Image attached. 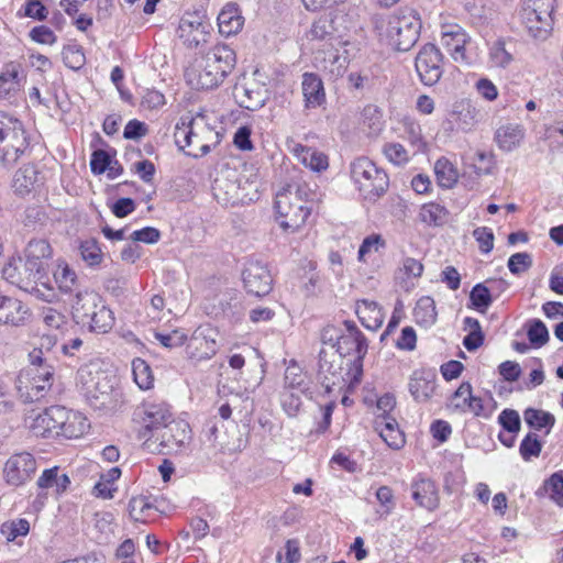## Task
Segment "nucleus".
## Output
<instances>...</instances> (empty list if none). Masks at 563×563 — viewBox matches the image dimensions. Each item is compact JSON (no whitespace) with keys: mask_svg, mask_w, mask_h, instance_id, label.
<instances>
[{"mask_svg":"<svg viewBox=\"0 0 563 563\" xmlns=\"http://www.w3.org/2000/svg\"><path fill=\"white\" fill-rule=\"evenodd\" d=\"M451 406L454 410L461 412L471 411L477 417L485 416L483 413V400L472 395V385L468 382L462 383L454 391L451 398Z\"/></svg>","mask_w":563,"mask_h":563,"instance_id":"nucleus-22","label":"nucleus"},{"mask_svg":"<svg viewBox=\"0 0 563 563\" xmlns=\"http://www.w3.org/2000/svg\"><path fill=\"white\" fill-rule=\"evenodd\" d=\"M523 418L526 423L536 430H541L542 428H548L547 433L550 432V429L554 426L555 418L550 412H545L543 410L528 408L523 412Z\"/></svg>","mask_w":563,"mask_h":563,"instance_id":"nucleus-44","label":"nucleus"},{"mask_svg":"<svg viewBox=\"0 0 563 563\" xmlns=\"http://www.w3.org/2000/svg\"><path fill=\"white\" fill-rule=\"evenodd\" d=\"M525 130L519 124H506L500 126L495 134V140L503 151L510 152L521 143Z\"/></svg>","mask_w":563,"mask_h":563,"instance_id":"nucleus-34","label":"nucleus"},{"mask_svg":"<svg viewBox=\"0 0 563 563\" xmlns=\"http://www.w3.org/2000/svg\"><path fill=\"white\" fill-rule=\"evenodd\" d=\"M310 35L312 40L324 42L331 48L341 45V35L334 26V20L329 15L320 16L311 26Z\"/></svg>","mask_w":563,"mask_h":563,"instance_id":"nucleus-29","label":"nucleus"},{"mask_svg":"<svg viewBox=\"0 0 563 563\" xmlns=\"http://www.w3.org/2000/svg\"><path fill=\"white\" fill-rule=\"evenodd\" d=\"M44 324L49 329L60 330L67 323V318L60 311L46 307L41 312Z\"/></svg>","mask_w":563,"mask_h":563,"instance_id":"nucleus-59","label":"nucleus"},{"mask_svg":"<svg viewBox=\"0 0 563 563\" xmlns=\"http://www.w3.org/2000/svg\"><path fill=\"white\" fill-rule=\"evenodd\" d=\"M133 416L134 420L142 426L140 430L142 438L153 435L173 419L170 407L164 401H144L134 410Z\"/></svg>","mask_w":563,"mask_h":563,"instance_id":"nucleus-10","label":"nucleus"},{"mask_svg":"<svg viewBox=\"0 0 563 563\" xmlns=\"http://www.w3.org/2000/svg\"><path fill=\"white\" fill-rule=\"evenodd\" d=\"M542 443L536 433H528L521 441L519 451L525 461H530L532 457H538L541 453Z\"/></svg>","mask_w":563,"mask_h":563,"instance_id":"nucleus-54","label":"nucleus"},{"mask_svg":"<svg viewBox=\"0 0 563 563\" xmlns=\"http://www.w3.org/2000/svg\"><path fill=\"white\" fill-rule=\"evenodd\" d=\"M421 31L419 14L410 8L399 9L388 21L387 36L400 52L409 51L418 41Z\"/></svg>","mask_w":563,"mask_h":563,"instance_id":"nucleus-4","label":"nucleus"},{"mask_svg":"<svg viewBox=\"0 0 563 563\" xmlns=\"http://www.w3.org/2000/svg\"><path fill=\"white\" fill-rule=\"evenodd\" d=\"M468 42L467 34L459 25L450 26L443 32L442 44L457 63H467L465 56V45Z\"/></svg>","mask_w":563,"mask_h":563,"instance_id":"nucleus-28","label":"nucleus"},{"mask_svg":"<svg viewBox=\"0 0 563 563\" xmlns=\"http://www.w3.org/2000/svg\"><path fill=\"white\" fill-rule=\"evenodd\" d=\"M489 59L496 67L506 68L514 60L512 54L506 48L504 38H499L492 45L489 49Z\"/></svg>","mask_w":563,"mask_h":563,"instance_id":"nucleus-47","label":"nucleus"},{"mask_svg":"<svg viewBox=\"0 0 563 563\" xmlns=\"http://www.w3.org/2000/svg\"><path fill=\"white\" fill-rule=\"evenodd\" d=\"M37 470L36 460L29 452L13 454L4 464L3 476L7 484L21 486L32 479Z\"/></svg>","mask_w":563,"mask_h":563,"instance_id":"nucleus-12","label":"nucleus"},{"mask_svg":"<svg viewBox=\"0 0 563 563\" xmlns=\"http://www.w3.org/2000/svg\"><path fill=\"white\" fill-rule=\"evenodd\" d=\"M3 278L25 291H33L37 284L46 285L47 277L38 267L30 265L24 258H11L2 268Z\"/></svg>","mask_w":563,"mask_h":563,"instance_id":"nucleus-8","label":"nucleus"},{"mask_svg":"<svg viewBox=\"0 0 563 563\" xmlns=\"http://www.w3.org/2000/svg\"><path fill=\"white\" fill-rule=\"evenodd\" d=\"M101 305L99 296L93 291L78 292L73 305L74 313L86 323L90 313Z\"/></svg>","mask_w":563,"mask_h":563,"instance_id":"nucleus-36","label":"nucleus"},{"mask_svg":"<svg viewBox=\"0 0 563 563\" xmlns=\"http://www.w3.org/2000/svg\"><path fill=\"white\" fill-rule=\"evenodd\" d=\"M210 66L220 71V76L224 79L235 67V52L225 44H218L210 48L203 55Z\"/></svg>","mask_w":563,"mask_h":563,"instance_id":"nucleus-26","label":"nucleus"},{"mask_svg":"<svg viewBox=\"0 0 563 563\" xmlns=\"http://www.w3.org/2000/svg\"><path fill=\"white\" fill-rule=\"evenodd\" d=\"M24 76L20 64L10 62L4 65L0 73V99L15 97L22 87Z\"/></svg>","mask_w":563,"mask_h":563,"instance_id":"nucleus-21","label":"nucleus"},{"mask_svg":"<svg viewBox=\"0 0 563 563\" xmlns=\"http://www.w3.org/2000/svg\"><path fill=\"white\" fill-rule=\"evenodd\" d=\"M472 167L477 176L490 174L494 168L493 156L485 152H477Z\"/></svg>","mask_w":563,"mask_h":563,"instance_id":"nucleus-64","label":"nucleus"},{"mask_svg":"<svg viewBox=\"0 0 563 563\" xmlns=\"http://www.w3.org/2000/svg\"><path fill=\"white\" fill-rule=\"evenodd\" d=\"M37 180L38 172L36 167L34 165H25L15 172L12 187L18 195L24 196L34 189Z\"/></svg>","mask_w":563,"mask_h":563,"instance_id":"nucleus-35","label":"nucleus"},{"mask_svg":"<svg viewBox=\"0 0 563 563\" xmlns=\"http://www.w3.org/2000/svg\"><path fill=\"white\" fill-rule=\"evenodd\" d=\"M219 30L222 34H236L243 25V19L233 4H228L218 15Z\"/></svg>","mask_w":563,"mask_h":563,"instance_id":"nucleus-37","label":"nucleus"},{"mask_svg":"<svg viewBox=\"0 0 563 563\" xmlns=\"http://www.w3.org/2000/svg\"><path fill=\"white\" fill-rule=\"evenodd\" d=\"M214 198L222 203H235L241 199L235 173L218 176L212 184Z\"/></svg>","mask_w":563,"mask_h":563,"instance_id":"nucleus-27","label":"nucleus"},{"mask_svg":"<svg viewBox=\"0 0 563 563\" xmlns=\"http://www.w3.org/2000/svg\"><path fill=\"white\" fill-rule=\"evenodd\" d=\"M356 314L361 323L368 330H377L384 321V313L376 301L362 299L356 302Z\"/></svg>","mask_w":563,"mask_h":563,"instance_id":"nucleus-32","label":"nucleus"},{"mask_svg":"<svg viewBox=\"0 0 563 563\" xmlns=\"http://www.w3.org/2000/svg\"><path fill=\"white\" fill-rule=\"evenodd\" d=\"M30 531V523L26 519H15L1 525L0 532L7 541H14L18 537L26 536Z\"/></svg>","mask_w":563,"mask_h":563,"instance_id":"nucleus-48","label":"nucleus"},{"mask_svg":"<svg viewBox=\"0 0 563 563\" xmlns=\"http://www.w3.org/2000/svg\"><path fill=\"white\" fill-rule=\"evenodd\" d=\"M286 188H291V195L298 197L307 206L312 207V203L318 200V192L307 183L288 185Z\"/></svg>","mask_w":563,"mask_h":563,"instance_id":"nucleus-60","label":"nucleus"},{"mask_svg":"<svg viewBox=\"0 0 563 563\" xmlns=\"http://www.w3.org/2000/svg\"><path fill=\"white\" fill-rule=\"evenodd\" d=\"M186 82L194 89H213L223 82L220 71L216 70L213 66L209 65L208 59L202 56L196 59L185 70Z\"/></svg>","mask_w":563,"mask_h":563,"instance_id":"nucleus-13","label":"nucleus"},{"mask_svg":"<svg viewBox=\"0 0 563 563\" xmlns=\"http://www.w3.org/2000/svg\"><path fill=\"white\" fill-rule=\"evenodd\" d=\"M472 307L484 313L493 302L490 289L485 284H476L470 292Z\"/></svg>","mask_w":563,"mask_h":563,"instance_id":"nucleus-46","label":"nucleus"},{"mask_svg":"<svg viewBox=\"0 0 563 563\" xmlns=\"http://www.w3.org/2000/svg\"><path fill=\"white\" fill-rule=\"evenodd\" d=\"M341 358L355 355L357 361H362L367 352V342L363 333L355 324L351 325V332L335 338L331 347Z\"/></svg>","mask_w":563,"mask_h":563,"instance_id":"nucleus-18","label":"nucleus"},{"mask_svg":"<svg viewBox=\"0 0 563 563\" xmlns=\"http://www.w3.org/2000/svg\"><path fill=\"white\" fill-rule=\"evenodd\" d=\"M351 177L363 198L369 201L383 196L389 185L385 170L366 157H358L351 163Z\"/></svg>","mask_w":563,"mask_h":563,"instance_id":"nucleus-3","label":"nucleus"},{"mask_svg":"<svg viewBox=\"0 0 563 563\" xmlns=\"http://www.w3.org/2000/svg\"><path fill=\"white\" fill-rule=\"evenodd\" d=\"M342 364L343 358L332 349L320 351L318 375L327 393L341 383Z\"/></svg>","mask_w":563,"mask_h":563,"instance_id":"nucleus-17","label":"nucleus"},{"mask_svg":"<svg viewBox=\"0 0 563 563\" xmlns=\"http://www.w3.org/2000/svg\"><path fill=\"white\" fill-rule=\"evenodd\" d=\"M242 276L244 287L250 294L261 297L272 290L273 278L271 272L260 261L247 262Z\"/></svg>","mask_w":563,"mask_h":563,"instance_id":"nucleus-15","label":"nucleus"},{"mask_svg":"<svg viewBox=\"0 0 563 563\" xmlns=\"http://www.w3.org/2000/svg\"><path fill=\"white\" fill-rule=\"evenodd\" d=\"M30 316L29 307L21 300L0 294V324L23 327Z\"/></svg>","mask_w":563,"mask_h":563,"instance_id":"nucleus-19","label":"nucleus"},{"mask_svg":"<svg viewBox=\"0 0 563 563\" xmlns=\"http://www.w3.org/2000/svg\"><path fill=\"white\" fill-rule=\"evenodd\" d=\"M154 336L163 346L168 349L181 346L187 340V335L180 330H173L169 333L156 332Z\"/></svg>","mask_w":563,"mask_h":563,"instance_id":"nucleus-61","label":"nucleus"},{"mask_svg":"<svg viewBox=\"0 0 563 563\" xmlns=\"http://www.w3.org/2000/svg\"><path fill=\"white\" fill-rule=\"evenodd\" d=\"M301 90L306 109H316L325 102V91L321 78L313 73L302 75Z\"/></svg>","mask_w":563,"mask_h":563,"instance_id":"nucleus-25","label":"nucleus"},{"mask_svg":"<svg viewBox=\"0 0 563 563\" xmlns=\"http://www.w3.org/2000/svg\"><path fill=\"white\" fill-rule=\"evenodd\" d=\"M555 0H528L522 9H529L536 15L544 16L545 22L553 20Z\"/></svg>","mask_w":563,"mask_h":563,"instance_id":"nucleus-55","label":"nucleus"},{"mask_svg":"<svg viewBox=\"0 0 563 563\" xmlns=\"http://www.w3.org/2000/svg\"><path fill=\"white\" fill-rule=\"evenodd\" d=\"M216 332L210 327H199L191 334L186 353L194 361L209 360L217 353Z\"/></svg>","mask_w":563,"mask_h":563,"instance_id":"nucleus-16","label":"nucleus"},{"mask_svg":"<svg viewBox=\"0 0 563 563\" xmlns=\"http://www.w3.org/2000/svg\"><path fill=\"white\" fill-rule=\"evenodd\" d=\"M533 264L532 256L527 253H515L508 258L507 266L511 274L520 275L531 268Z\"/></svg>","mask_w":563,"mask_h":563,"instance_id":"nucleus-57","label":"nucleus"},{"mask_svg":"<svg viewBox=\"0 0 563 563\" xmlns=\"http://www.w3.org/2000/svg\"><path fill=\"white\" fill-rule=\"evenodd\" d=\"M285 386L290 389H297L301 394H307L308 382L307 375L302 372L301 367L294 361L287 366L284 377Z\"/></svg>","mask_w":563,"mask_h":563,"instance_id":"nucleus-41","label":"nucleus"},{"mask_svg":"<svg viewBox=\"0 0 563 563\" xmlns=\"http://www.w3.org/2000/svg\"><path fill=\"white\" fill-rule=\"evenodd\" d=\"M296 155L299 159L313 172L325 170L329 166L328 156L322 152L306 147L303 145H297L295 148Z\"/></svg>","mask_w":563,"mask_h":563,"instance_id":"nucleus-38","label":"nucleus"},{"mask_svg":"<svg viewBox=\"0 0 563 563\" xmlns=\"http://www.w3.org/2000/svg\"><path fill=\"white\" fill-rule=\"evenodd\" d=\"M527 335L531 344L542 346L549 341V331L545 324L539 319L529 321Z\"/></svg>","mask_w":563,"mask_h":563,"instance_id":"nucleus-53","label":"nucleus"},{"mask_svg":"<svg viewBox=\"0 0 563 563\" xmlns=\"http://www.w3.org/2000/svg\"><path fill=\"white\" fill-rule=\"evenodd\" d=\"M219 141V132L211 129L208 124L196 121L194 147L187 151L186 154L195 158L202 157L210 152L211 145L218 144Z\"/></svg>","mask_w":563,"mask_h":563,"instance_id":"nucleus-23","label":"nucleus"},{"mask_svg":"<svg viewBox=\"0 0 563 563\" xmlns=\"http://www.w3.org/2000/svg\"><path fill=\"white\" fill-rule=\"evenodd\" d=\"M196 121L191 120L188 124H177L174 133L175 142L179 150L185 151L186 148L192 150L194 136H195Z\"/></svg>","mask_w":563,"mask_h":563,"instance_id":"nucleus-49","label":"nucleus"},{"mask_svg":"<svg viewBox=\"0 0 563 563\" xmlns=\"http://www.w3.org/2000/svg\"><path fill=\"white\" fill-rule=\"evenodd\" d=\"M132 372L134 380L141 389H150L153 387L154 376L151 366L142 358L137 357L132 361Z\"/></svg>","mask_w":563,"mask_h":563,"instance_id":"nucleus-45","label":"nucleus"},{"mask_svg":"<svg viewBox=\"0 0 563 563\" xmlns=\"http://www.w3.org/2000/svg\"><path fill=\"white\" fill-rule=\"evenodd\" d=\"M54 278L59 289L64 292H70L77 282L76 273L67 264H58L54 272Z\"/></svg>","mask_w":563,"mask_h":563,"instance_id":"nucleus-51","label":"nucleus"},{"mask_svg":"<svg viewBox=\"0 0 563 563\" xmlns=\"http://www.w3.org/2000/svg\"><path fill=\"white\" fill-rule=\"evenodd\" d=\"M415 67L423 85H435L443 74L442 53L433 44L423 45L416 56Z\"/></svg>","mask_w":563,"mask_h":563,"instance_id":"nucleus-11","label":"nucleus"},{"mask_svg":"<svg viewBox=\"0 0 563 563\" xmlns=\"http://www.w3.org/2000/svg\"><path fill=\"white\" fill-rule=\"evenodd\" d=\"M423 269V264L419 260L404 256L400 265L395 271V282L401 289L408 291L413 286L411 280L421 277Z\"/></svg>","mask_w":563,"mask_h":563,"instance_id":"nucleus-30","label":"nucleus"},{"mask_svg":"<svg viewBox=\"0 0 563 563\" xmlns=\"http://www.w3.org/2000/svg\"><path fill=\"white\" fill-rule=\"evenodd\" d=\"M89 427L86 418L77 413L69 415L63 407H51L38 413L30 428L37 437H46L48 433H63L68 438H78Z\"/></svg>","mask_w":563,"mask_h":563,"instance_id":"nucleus-2","label":"nucleus"},{"mask_svg":"<svg viewBox=\"0 0 563 563\" xmlns=\"http://www.w3.org/2000/svg\"><path fill=\"white\" fill-rule=\"evenodd\" d=\"M413 314L418 323L424 327L432 325L437 321L435 302L431 297H422L418 300Z\"/></svg>","mask_w":563,"mask_h":563,"instance_id":"nucleus-42","label":"nucleus"},{"mask_svg":"<svg viewBox=\"0 0 563 563\" xmlns=\"http://www.w3.org/2000/svg\"><path fill=\"white\" fill-rule=\"evenodd\" d=\"M30 152L29 136L22 124L19 130L13 128L11 134L0 142V163L12 166Z\"/></svg>","mask_w":563,"mask_h":563,"instance_id":"nucleus-14","label":"nucleus"},{"mask_svg":"<svg viewBox=\"0 0 563 563\" xmlns=\"http://www.w3.org/2000/svg\"><path fill=\"white\" fill-rule=\"evenodd\" d=\"M409 390L417 401H428L435 390L434 375L416 372L410 379Z\"/></svg>","mask_w":563,"mask_h":563,"instance_id":"nucleus-33","label":"nucleus"},{"mask_svg":"<svg viewBox=\"0 0 563 563\" xmlns=\"http://www.w3.org/2000/svg\"><path fill=\"white\" fill-rule=\"evenodd\" d=\"M498 421L501 427L510 433H516L520 430V417L514 409H505L500 412Z\"/></svg>","mask_w":563,"mask_h":563,"instance_id":"nucleus-63","label":"nucleus"},{"mask_svg":"<svg viewBox=\"0 0 563 563\" xmlns=\"http://www.w3.org/2000/svg\"><path fill=\"white\" fill-rule=\"evenodd\" d=\"M86 323L89 324L90 330L93 332L107 333L113 327V313L109 308L101 303L99 308L95 309L93 312L90 313Z\"/></svg>","mask_w":563,"mask_h":563,"instance_id":"nucleus-39","label":"nucleus"},{"mask_svg":"<svg viewBox=\"0 0 563 563\" xmlns=\"http://www.w3.org/2000/svg\"><path fill=\"white\" fill-rule=\"evenodd\" d=\"M260 77V70L256 69L251 78H244L243 82L234 86L233 95L241 108L256 111L266 104L269 99V89Z\"/></svg>","mask_w":563,"mask_h":563,"instance_id":"nucleus-9","label":"nucleus"},{"mask_svg":"<svg viewBox=\"0 0 563 563\" xmlns=\"http://www.w3.org/2000/svg\"><path fill=\"white\" fill-rule=\"evenodd\" d=\"M434 173L439 186L443 188H452L459 179L457 169L445 157L439 158L434 164Z\"/></svg>","mask_w":563,"mask_h":563,"instance_id":"nucleus-40","label":"nucleus"},{"mask_svg":"<svg viewBox=\"0 0 563 563\" xmlns=\"http://www.w3.org/2000/svg\"><path fill=\"white\" fill-rule=\"evenodd\" d=\"M385 246V241L383 240V238L379 235V234H372V235H368L366 236L360 249H358V254H357V258L360 262H365V256L372 252H377L379 247H384Z\"/></svg>","mask_w":563,"mask_h":563,"instance_id":"nucleus-62","label":"nucleus"},{"mask_svg":"<svg viewBox=\"0 0 563 563\" xmlns=\"http://www.w3.org/2000/svg\"><path fill=\"white\" fill-rule=\"evenodd\" d=\"M379 435L384 442L393 449H400L405 443L402 432L400 431L398 422L394 416L390 423L387 424V428L383 429V432Z\"/></svg>","mask_w":563,"mask_h":563,"instance_id":"nucleus-52","label":"nucleus"},{"mask_svg":"<svg viewBox=\"0 0 563 563\" xmlns=\"http://www.w3.org/2000/svg\"><path fill=\"white\" fill-rule=\"evenodd\" d=\"M521 22L528 34L537 41H545L552 33L554 20L545 22L544 16L531 13L529 9L520 11Z\"/></svg>","mask_w":563,"mask_h":563,"instance_id":"nucleus-31","label":"nucleus"},{"mask_svg":"<svg viewBox=\"0 0 563 563\" xmlns=\"http://www.w3.org/2000/svg\"><path fill=\"white\" fill-rule=\"evenodd\" d=\"M545 489L550 495V498L555 501L559 506H563V475L554 473L545 482Z\"/></svg>","mask_w":563,"mask_h":563,"instance_id":"nucleus-58","label":"nucleus"},{"mask_svg":"<svg viewBox=\"0 0 563 563\" xmlns=\"http://www.w3.org/2000/svg\"><path fill=\"white\" fill-rule=\"evenodd\" d=\"M411 497L419 507L434 510L439 506L435 484L427 477L419 476L411 483Z\"/></svg>","mask_w":563,"mask_h":563,"instance_id":"nucleus-20","label":"nucleus"},{"mask_svg":"<svg viewBox=\"0 0 563 563\" xmlns=\"http://www.w3.org/2000/svg\"><path fill=\"white\" fill-rule=\"evenodd\" d=\"M82 260L89 265H99L102 261L103 254L99 243L95 239L85 240L79 245Z\"/></svg>","mask_w":563,"mask_h":563,"instance_id":"nucleus-50","label":"nucleus"},{"mask_svg":"<svg viewBox=\"0 0 563 563\" xmlns=\"http://www.w3.org/2000/svg\"><path fill=\"white\" fill-rule=\"evenodd\" d=\"M53 250L45 239H32L24 250V260L38 267V271L47 277V261L52 256Z\"/></svg>","mask_w":563,"mask_h":563,"instance_id":"nucleus-24","label":"nucleus"},{"mask_svg":"<svg viewBox=\"0 0 563 563\" xmlns=\"http://www.w3.org/2000/svg\"><path fill=\"white\" fill-rule=\"evenodd\" d=\"M29 356L33 366V376L30 385L26 386V400L34 401L44 397L45 393L52 387L55 367L48 355H44L41 350H33Z\"/></svg>","mask_w":563,"mask_h":563,"instance_id":"nucleus-7","label":"nucleus"},{"mask_svg":"<svg viewBox=\"0 0 563 563\" xmlns=\"http://www.w3.org/2000/svg\"><path fill=\"white\" fill-rule=\"evenodd\" d=\"M448 211L439 203L430 202L424 203L419 212L421 222L428 225H442L446 220Z\"/></svg>","mask_w":563,"mask_h":563,"instance_id":"nucleus-43","label":"nucleus"},{"mask_svg":"<svg viewBox=\"0 0 563 563\" xmlns=\"http://www.w3.org/2000/svg\"><path fill=\"white\" fill-rule=\"evenodd\" d=\"M275 209L280 227L290 233L297 232L311 212V206L305 205L298 197L292 196L291 188H283L276 194Z\"/></svg>","mask_w":563,"mask_h":563,"instance_id":"nucleus-6","label":"nucleus"},{"mask_svg":"<svg viewBox=\"0 0 563 563\" xmlns=\"http://www.w3.org/2000/svg\"><path fill=\"white\" fill-rule=\"evenodd\" d=\"M77 379L92 409L108 413L120 407L122 395L113 387V377L100 371L97 365L81 366Z\"/></svg>","mask_w":563,"mask_h":563,"instance_id":"nucleus-1","label":"nucleus"},{"mask_svg":"<svg viewBox=\"0 0 563 563\" xmlns=\"http://www.w3.org/2000/svg\"><path fill=\"white\" fill-rule=\"evenodd\" d=\"M191 439L189 423L185 420L170 419L156 433L148 435L144 442L147 449L161 454H172L185 448Z\"/></svg>","mask_w":563,"mask_h":563,"instance_id":"nucleus-5","label":"nucleus"},{"mask_svg":"<svg viewBox=\"0 0 563 563\" xmlns=\"http://www.w3.org/2000/svg\"><path fill=\"white\" fill-rule=\"evenodd\" d=\"M64 64L71 69H79L85 64V54L77 45H67L62 52Z\"/></svg>","mask_w":563,"mask_h":563,"instance_id":"nucleus-56","label":"nucleus"}]
</instances>
